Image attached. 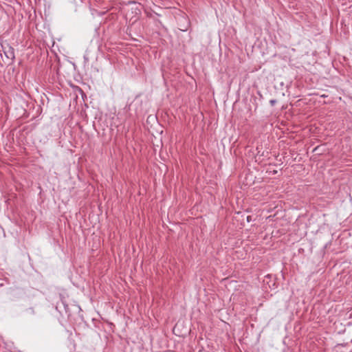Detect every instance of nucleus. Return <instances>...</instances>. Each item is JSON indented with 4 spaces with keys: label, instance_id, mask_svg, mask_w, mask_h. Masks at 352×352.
I'll use <instances>...</instances> for the list:
<instances>
[{
    "label": "nucleus",
    "instance_id": "f257e3e1",
    "mask_svg": "<svg viewBox=\"0 0 352 352\" xmlns=\"http://www.w3.org/2000/svg\"><path fill=\"white\" fill-rule=\"evenodd\" d=\"M3 52L7 58L14 60L15 58L14 50L10 45L3 47Z\"/></svg>",
    "mask_w": 352,
    "mask_h": 352
},
{
    "label": "nucleus",
    "instance_id": "7ed1b4c3",
    "mask_svg": "<svg viewBox=\"0 0 352 352\" xmlns=\"http://www.w3.org/2000/svg\"><path fill=\"white\" fill-rule=\"evenodd\" d=\"M276 102V100H270V103L272 106H274Z\"/></svg>",
    "mask_w": 352,
    "mask_h": 352
},
{
    "label": "nucleus",
    "instance_id": "20e7f679",
    "mask_svg": "<svg viewBox=\"0 0 352 352\" xmlns=\"http://www.w3.org/2000/svg\"><path fill=\"white\" fill-rule=\"evenodd\" d=\"M177 327V324L174 327L173 329V330H175Z\"/></svg>",
    "mask_w": 352,
    "mask_h": 352
},
{
    "label": "nucleus",
    "instance_id": "f03ea898",
    "mask_svg": "<svg viewBox=\"0 0 352 352\" xmlns=\"http://www.w3.org/2000/svg\"><path fill=\"white\" fill-rule=\"evenodd\" d=\"M26 311L30 314H32V315L34 314V310L32 307L28 308V309H26Z\"/></svg>",
    "mask_w": 352,
    "mask_h": 352
}]
</instances>
